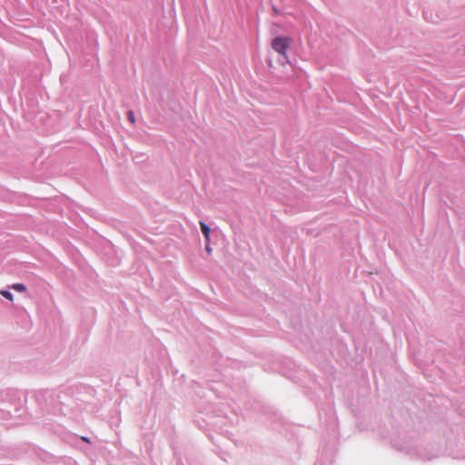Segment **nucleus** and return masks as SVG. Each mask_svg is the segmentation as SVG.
Returning a JSON list of instances; mask_svg holds the SVG:
<instances>
[{
	"mask_svg": "<svg viewBox=\"0 0 465 465\" xmlns=\"http://www.w3.org/2000/svg\"><path fill=\"white\" fill-rule=\"evenodd\" d=\"M206 251H207L208 252H211V251H212V250H211V248H210L208 245L206 246Z\"/></svg>",
	"mask_w": 465,
	"mask_h": 465,
	"instance_id": "nucleus-6",
	"label": "nucleus"
},
{
	"mask_svg": "<svg viewBox=\"0 0 465 465\" xmlns=\"http://www.w3.org/2000/svg\"><path fill=\"white\" fill-rule=\"evenodd\" d=\"M200 226H201V230H202L203 234L205 237L206 242H209V241H210V228L203 222H200Z\"/></svg>",
	"mask_w": 465,
	"mask_h": 465,
	"instance_id": "nucleus-2",
	"label": "nucleus"
},
{
	"mask_svg": "<svg viewBox=\"0 0 465 465\" xmlns=\"http://www.w3.org/2000/svg\"><path fill=\"white\" fill-rule=\"evenodd\" d=\"M0 294L11 302L14 300L13 294L8 291L2 290V291H0Z\"/></svg>",
	"mask_w": 465,
	"mask_h": 465,
	"instance_id": "nucleus-4",
	"label": "nucleus"
},
{
	"mask_svg": "<svg viewBox=\"0 0 465 465\" xmlns=\"http://www.w3.org/2000/svg\"><path fill=\"white\" fill-rule=\"evenodd\" d=\"M11 288L16 292H24L26 290V287L23 283H14Z\"/></svg>",
	"mask_w": 465,
	"mask_h": 465,
	"instance_id": "nucleus-3",
	"label": "nucleus"
},
{
	"mask_svg": "<svg viewBox=\"0 0 465 465\" xmlns=\"http://www.w3.org/2000/svg\"><path fill=\"white\" fill-rule=\"evenodd\" d=\"M292 44V39L287 36H277L272 41V49L283 56V58L288 59L287 50L290 48Z\"/></svg>",
	"mask_w": 465,
	"mask_h": 465,
	"instance_id": "nucleus-1",
	"label": "nucleus"
},
{
	"mask_svg": "<svg viewBox=\"0 0 465 465\" xmlns=\"http://www.w3.org/2000/svg\"><path fill=\"white\" fill-rule=\"evenodd\" d=\"M127 118L128 120L132 123V124H134L135 123V117H134V114L133 111H129L127 113Z\"/></svg>",
	"mask_w": 465,
	"mask_h": 465,
	"instance_id": "nucleus-5",
	"label": "nucleus"
}]
</instances>
